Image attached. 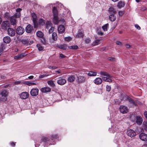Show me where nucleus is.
<instances>
[{"instance_id":"f257e3e1","label":"nucleus","mask_w":147,"mask_h":147,"mask_svg":"<svg viewBox=\"0 0 147 147\" xmlns=\"http://www.w3.org/2000/svg\"><path fill=\"white\" fill-rule=\"evenodd\" d=\"M58 138L57 134L53 135L51 136L50 137H47L46 136H43L41 140V142H43L45 144H54L55 140Z\"/></svg>"},{"instance_id":"f03ea898","label":"nucleus","mask_w":147,"mask_h":147,"mask_svg":"<svg viewBox=\"0 0 147 147\" xmlns=\"http://www.w3.org/2000/svg\"><path fill=\"white\" fill-rule=\"evenodd\" d=\"M100 74L105 76L102 77V79L105 82H112L111 76L108 73L105 71H101Z\"/></svg>"},{"instance_id":"7ed1b4c3","label":"nucleus","mask_w":147,"mask_h":147,"mask_svg":"<svg viewBox=\"0 0 147 147\" xmlns=\"http://www.w3.org/2000/svg\"><path fill=\"white\" fill-rule=\"evenodd\" d=\"M8 94V92L7 90H2L0 92V100L3 102L6 101Z\"/></svg>"},{"instance_id":"20e7f679","label":"nucleus","mask_w":147,"mask_h":147,"mask_svg":"<svg viewBox=\"0 0 147 147\" xmlns=\"http://www.w3.org/2000/svg\"><path fill=\"white\" fill-rule=\"evenodd\" d=\"M10 23L8 21L3 22L1 24L2 28L4 30H7L10 26Z\"/></svg>"},{"instance_id":"39448f33","label":"nucleus","mask_w":147,"mask_h":147,"mask_svg":"<svg viewBox=\"0 0 147 147\" xmlns=\"http://www.w3.org/2000/svg\"><path fill=\"white\" fill-rule=\"evenodd\" d=\"M24 31V29L21 26L18 27L16 30V33L19 35H21L23 34Z\"/></svg>"},{"instance_id":"423d86ee","label":"nucleus","mask_w":147,"mask_h":147,"mask_svg":"<svg viewBox=\"0 0 147 147\" xmlns=\"http://www.w3.org/2000/svg\"><path fill=\"white\" fill-rule=\"evenodd\" d=\"M127 134L128 136L131 138L135 136L136 135V132L134 130L131 129L127 130Z\"/></svg>"},{"instance_id":"0eeeda50","label":"nucleus","mask_w":147,"mask_h":147,"mask_svg":"<svg viewBox=\"0 0 147 147\" xmlns=\"http://www.w3.org/2000/svg\"><path fill=\"white\" fill-rule=\"evenodd\" d=\"M39 90L38 88L32 89L30 91V94L32 96H36L38 93Z\"/></svg>"},{"instance_id":"6e6552de","label":"nucleus","mask_w":147,"mask_h":147,"mask_svg":"<svg viewBox=\"0 0 147 147\" xmlns=\"http://www.w3.org/2000/svg\"><path fill=\"white\" fill-rule=\"evenodd\" d=\"M139 138L142 141H147V135L144 133H142L139 135Z\"/></svg>"},{"instance_id":"1a4fd4ad","label":"nucleus","mask_w":147,"mask_h":147,"mask_svg":"<svg viewBox=\"0 0 147 147\" xmlns=\"http://www.w3.org/2000/svg\"><path fill=\"white\" fill-rule=\"evenodd\" d=\"M10 22L11 25L14 26L16 24V16H13L11 17L10 18Z\"/></svg>"},{"instance_id":"9d476101","label":"nucleus","mask_w":147,"mask_h":147,"mask_svg":"<svg viewBox=\"0 0 147 147\" xmlns=\"http://www.w3.org/2000/svg\"><path fill=\"white\" fill-rule=\"evenodd\" d=\"M7 33L9 36H13L15 34V31L13 29L9 28L8 29Z\"/></svg>"},{"instance_id":"9b49d317","label":"nucleus","mask_w":147,"mask_h":147,"mask_svg":"<svg viewBox=\"0 0 147 147\" xmlns=\"http://www.w3.org/2000/svg\"><path fill=\"white\" fill-rule=\"evenodd\" d=\"M86 78L83 76H79L77 78L78 82L80 83H82L85 82Z\"/></svg>"},{"instance_id":"f8f14e48","label":"nucleus","mask_w":147,"mask_h":147,"mask_svg":"<svg viewBox=\"0 0 147 147\" xmlns=\"http://www.w3.org/2000/svg\"><path fill=\"white\" fill-rule=\"evenodd\" d=\"M59 79L57 80V84L60 85H63L66 83V80L62 78H59Z\"/></svg>"},{"instance_id":"ddd939ff","label":"nucleus","mask_w":147,"mask_h":147,"mask_svg":"<svg viewBox=\"0 0 147 147\" xmlns=\"http://www.w3.org/2000/svg\"><path fill=\"white\" fill-rule=\"evenodd\" d=\"M119 109L121 112L123 114L126 113L128 111L127 108L123 105L120 106Z\"/></svg>"},{"instance_id":"4468645a","label":"nucleus","mask_w":147,"mask_h":147,"mask_svg":"<svg viewBox=\"0 0 147 147\" xmlns=\"http://www.w3.org/2000/svg\"><path fill=\"white\" fill-rule=\"evenodd\" d=\"M32 17L33 18V21L34 24V27L37 28L38 26V25L37 24V17L35 13H33L32 15Z\"/></svg>"},{"instance_id":"2eb2a0df","label":"nucleus","mask_w":147,"mask_h":147,"mask_svg":"<svg viewBox=\"0 0 147 147\" xmlns=\"http://www.w3.org/2000/svg\"><path fill=\"white\" fill-rule=\"evenodd\" d=\"M29 96L28 93L27 92H23L20 94V97L22 99H25L28 98Z\"/></svg>"},{"instance_id":"dca6fc26","label":"nucleus","mask_w":147,"mask_h":147,"mask_svg":"<svg viewBox=\"0 0 147 147\" xmlns=\"http://www.w3.org/2000/svg\"><path fill=\"white\" fill-rule=\"evenodd\" d=\"M65 28L64 26L60 25L58 28V32L60 34H62L64 33L65 31Z\"/></svg>"},{"instance_id":"f3484780","label":"nucleus","mask_w":147,"mask_h":147,"mask_svg":"<svg viewBox=\"0 0 147 147\" xmlns=\"http://www.w3.org/2000/svg\"><path fill=\"white\" fill-rule=\"evenodd\" d=\"M45 20L43 19H39L38 20V24L37 23V24L38 25V26L36 28H37L38 27H40L41 26H43L45 25Z\"/></svg>"},{"instance_id":"a211bd4d","label":"nucleus","mask_w":147,"mask_h":147,"mask_svg":"<svg viewBox=\"0 0 147 147\" xmlns=\"http://www.w3.org/2000/svg\"><path fill=\"white\" fill-rule=\"evenodd\" d=\"M102 79L100 78H96L93 81L94 83L97 85L101 84L102 83Z\"/></svg>"},{"instance_id":"6ab92c4d","label":"nucleus","mask_w":147,"mask_h":147,"mask_svg":"<svg viewBox=\"0 0 147 147\" xmlns=\"http://www.w3.org/2000/svg\"><path fill=\"white\" fill-rule=\"evenodd\" d=\"M33 29V27L30 24L28 25L26 28V31L27 33H31Z\"/></svg>"},{"instance_id":"aec40b11","label":"nucleus","mask_w":147,"mask_h":147,"mask_svg":"<svg viewBox=\"0 0 147 147\" xmlns=\"http://www.w3.org/2000/svg\"><path fill=\"white\" fill-rule=\"evenodd\" d=\"M51 88L49 87H45L42 88L41 89L42 92L43 93H47L51 92Z\"/></svg>"},{"instance_id":"412c9836","label":"nucleus","mask_w":147,"mask_h":147,"mask_svg":"<svg viewBox=\"0 0 147 147\" xmlns=\"http://www.w3.org/2000/svg\"><path fill=\"white\" fill-rule=\"evenodd\" d=\"M26 55L25 53H23L18 54L14 57V59L16 60H18L24 57Z\"/></svg>"},{"instance_id":"4be33fe9","label":"nucleus","mask_w":147,"mask_h":147,"mask_svg":"<svg viewBox=\"0 0 147 147\" xmlns=\"http://www.w3.org/2000/svg\"><path fill=\"white\" fill-rule=\"evenodd\" d=\"M143 120L140 116H138L136 117V123L138 125H140L142 123Z\"/></svg>"},{"instance_id":"5701e85b","label":"nucleus","mask_w":147,"mask_h":147,"mask_svg":"<svg viewBox=\"0 0 147 147\" xmlns=\"http://www.w3.org/2000/svg\"><path fill=\"white\" fill-rule=\"evenodd\" d=\"M59 22L58 16H53V22L55 24L57 25Z\"/></svg>"},{"instance_id":"b1692460","label":"nucleus","mask_w":147,"mask_h":147,"mask_svg":"<svg viewBox=\"0 0 147 147\" xmlns=\"http://www.w3.org/2000/svg\"><path fill=\"white\" fill-rule=\"evenodd\" d=\"M76 77L74 75H71L69 77L67 80L69 82H72L75 81Z\"/></svg>"},{"instance_id":"393cba45","label":"nucleus","mask_w":147,"mask_h":147,"mask_svg":"<svg viewBox=\"0 0 147 147\" xmlns=\"http://www.w3.org/2000/svg\"><path fill=\"white\" fill-rule=\"evenodd\" d=\"M108 11L110 14H115L116 13V10L112 7L109 8Z\"/></svg>"},{"instance_id":"a878e982","label":"nucleus","mask_w":147,"mask_h":147,"mask_svg":"<svg viewBox=\"0 0 147 147\" xmlns=\"http://www.w3.org/2000/svg\"><path fill=\"white\" fill-rule=\"evenodd\" d=\"M125 5V3L124 2L120 1L118 3L117 6L118 8L120 9L124 7Z\"/></svg>"},{"instance_id":"bb28decb","label":"nucleus","mask_w":147,"mask_h":147,"mask_svg":"<svg viewBox=\"0 0 147 147\" xmlns=\"http://www.w3.org/2000/svg\"><path fill=\"white\" fill-rule=\"evenodd\" d=\"M3 41L5 43H8L10 42L11 40L9 37L6 36L3 38Z\"/></svg>"},{"instance_id":"cd10ccee","label":"nucleus","mask_w":147,"mask_h":147,"mask_svg":"<svg viewBox=\"0 0 147 147\" xmlns=\"http://www.w3.org/2000/svg\"><path fill=\"white\" fill-rule=\"evenodd\" d=\"M109 19L111 22L115 21L116 18V17L114 14H111L109 16Z\"/></svg>"},{"instance_id":"c85d7f7f","label":"nucleus","mask_w":147,"mask_h":147,"mask_svg":"<svg viewBox=\"0 0 147 147\" xmlns=\"http://www.w3.org/2000/svg\"><path fill=\"white\" fill-rule=\"evenodd\" d=\"M58 47L59 48L65 50L66 49L67 45L66 44H63L62 45H59Z\"/></svg>"},{"instance_id":"c756f323","label":"nucleus","mask_w":147,"mask_h":147,"mask_svg":"<svg viewBox=\"0 0 147 147\" xmlns=\"http://www.w3.org/2000/svg\"><path fill=\"white\" fill-rule=\"evenodd\" d=\"M52 12L53 16H58V11L55 7H53Z\"/></svg>"},{"instance_id":"7c9ffc66","label":"nucleus","mask_w":147,"mask_h":147,"mask_svg":"<svg viewBox=\"0 0 147 147\" xmlns=\"http://www.w3.org/2000/svg\"><path fill=\"white\" fill-rule=\"evenodd\" d=\"M84 36V34L82 32L78 31V33L76 35V37L77 38H79L80 37L83 38Z\"/></svg>"},{"instance_id":"2f4dec72","label":"nucleus","mask_w":147,"mask_h":147,"mask_svg":"<svg viewBox=\"0 0 147 147\" xmlns=\"http://www.w3.org/2000/svg\"><path fill=\"white\" fill-rule=\"evenodd\" d=\"M142 129L145 130L147 132V122L144 121L142 124Z\"/></svg>"},{"instance_id":"473e14b6","label":"nucleus","mask_w":147,"mask_h":147,"mask_svg":"<svg viewBox=\"0 0 147 147\" xmlns=\"http://www.w3.org/2000/svg\"><path fill=\"white\" fill-rule=\"evenodd\" d=\"M120 134V133H119ZM125 138L124 135L120 133V136H119V140L122 142H123L125 141Z\"/></svg>"},{"instance_id":"72a5a7b5","label":"nucleus","mask_w":147,"mask_h":147,"mask_svg":"<svg viewBox=\"0 0 147 147\" xmlns=\"http://www.w3.org/2000/svg\"><path fill=\"white\" fill-rule=\"evenodd\" d=\"M36 35L39 38H42L44 36L43 33L41 31H38L36 33Z\"/></svg>"},{"instance_id":"f704fd0d","label":"nucleus","mask_w":147,"mask_h":147,"mask_svg":"<svg viewBox=\"0 0 147 147\" xmlns=\"http://www.w3.org/2000/svg\"><path fill=\"white\" fill-rule=\"evenodd\" d=\"M36 47L38 50L39 51H44V47L42 46L40 44H37L36 45Z\"/></svg>"},{"instance_id":"c9c22d12","label":"nucleus","mask_w":147,"mask_h":147,"mask_svg":"<svg viewBox=\"0 0 147 147\" xmlns=\"http://www.w3.org/2000/svg\"><path fill=\"white\" fill-rule=\"evenodd\" d=\"M109 26V24L108 23L107 24L102 27V28L104 31H106L107 30V28Z\"/></svg>"},{"instance_id":"e433bc0d","label":"nucleus","mask_w":147,"mask_h":147,"mask_svg":"<svg viewBox=\"0 0 147 147\" xmlns=\"http://www.w3.org/2000/svg\"><path fill=\"white\" fill-rule=\"evenodd\" d=\"M101 40H97L93 42L92 45L94 46L97 45L101 43Z\"/></svg>"},{"instance_id":"4c0bfd02","label":"nucleus","mask_w":147,"mask_h":147,"mask_svg":"<svg viewBox=\"0 0 147 147\" xmlns=\"http://www.w3.org/2000/svg\"><path fill=\"white\" fill-rule=\"evenodd\" d=\"M52 38L54 40H56L57 38V36L56 32H53L52 34Z\"/></svg>"},{"instance_id":"58836bf2","label":"nucleus","mask_w":147,"mask_h":147,"mask_svg":"<svg viewBox=\"0 0 147 147\" xmlns=\"http://www.w3.org/2000/svg\"><path fill=\"white\" fill-rule=\"evenodd\" d=\"M87 74L90 76H96L97 73L96 72L90 71Z\"/></svg>"},{"instance_id":"ea45409f","label":"nucleus","mask_w":147,"mask_h":147,"mask_svg":"<svg viewBox=\"0 0 147 147\" xmlns=\"http://www.w3.org/2000/svg\"><path fill=\"white\" fill-rule=\"evenodd\" d=\"M128 100L129 102L133 105H136V104L131 98H129L128 99Z\"/></svg>"},{"instance_id":"a19ab883","label":"nucleus","mask_w":147,"mask_h":147,"mask_svg":"<svg viewBox=\"0 0 147 147\" xmlns=\"http://www.w3.org/2000/svg\"><path fill=\"white\" fill-rule=\"evenodd\" d=\"M52 24L50 22H47L46 23V28L48 29H49V28L51 26Z\"/></svg>"},{"instance_id":"79ce46f5","label":"nucleus","mask_w":147,"mask_h":147,"mask_svg":"<svg viewBox=\"0 0 147 147\" xmlns=\"http://www.w3.org/2000/svg\"><path fill=\"white\" fill-rule=\"evenodd\" d=\"M68 48L72 49H78V47L76 45L71 46H69L68 47Z\"/></svg>"},{"instance_id":"37998d69","label":"nucleus","mask_w":147,"mask_h":147,"mask_svg":"<svg viewBox=\"0 0 147 147\" xmlns=\"http://www.w3.org/2000/svg\"><path fill=\"white\" fill-rule=\"evenodd\" d=\"M25 84L28 86H32L36 85V84L35 83L30 82L29 81H26L25 82Z\"/></svg>"},{"instance_id":"c03bdc74","label":"nucleus","mask_w":147,"mask_h":147,"mask_svg":"<svg viewBox=\"0 0 147 147\" xmlns=\"http://www.w3.org/2000/svg\"><path fill=\"white\" fill-rule=\"evenodd\" d=\"M48 84L51 86H53L54 85L53 82L52 80H50L47 81Z\"/></svg>"},{"instance_id":"a18cd8bd","label":"nucleus","mask_w":147,"mask_h":147,"mask_svg":"<svg viewBox=\"0 0 147 147\" xmlns=\"http://www.w3.org/2000/svg\"><path fill=\"white\" fill-rule=\"evenodd\" d=\"M5 49V46L3 45H2L1 48H0V56L3 53V50Z\"/></svg>"},{"instance_id":"49530a36","label":"nucleus","mask_w":147,"mask_h":147,"mask_svg":"<svg viewBox=\"0 0 147 147\" xmlns=\"http://www.w3.org/2000/svg\"><path fill=\"white\" fill-rule=\"evenodd\" d=\"M71 39L72 38L70 36L66 37L64 38L65 40L67 42L70 41L71 40Z\"/></svg>"},{"instance_id":"de8ad7c7","label":"nucleus","mask_w":147,"mask_h":147,"mask_svg":"<svg viewBox=\"0 0 147 147\" xmlns=\"http://www.w3.org/2000/svg\"><path fill=\"white\" fill-rule=\"evenodd\" d=\"M47 67L49 69H55L57 68V67L56 66H51L50 65H48Z\"/></svg>"},{"instance_id":"09e8293b","label":"nucleus","mask_w":147,"mask_h":147,"mask_svg":"<svg viewBox=\"0 0 147 147\" xmlns=\"http://www.w3.org/2000/svg\"><path fill=\"white\" fill-rule=\"evenodd\" d=\"M107 59L109 61H115V59L113 57H109Z\"/></svg>"},{"instance_id":"8fccbe9b","label":"nucleus","mask_w":147,"mask_h":147,"mask_svg":"<svg viewBox=\"0 0 147 147\" xmlns=\"http://www.w3.org/2000/svg\"><path fill=\"white\" fill-rule=\"evenodd\" d=\"M97 33L98 35L102 36L103 35L104 33L103 32H102L101 31L99 30H98L97 31Z\"/></svg>"},{"instance_id":"3c124183","label":"nucleus","mask_w":147,"mask_h":147,"mask_svg":"<svg viewBox=\"0 0 147 147\" xmlns=\"http://www.w3.org/2000/svg\"><path fill=\"white\" fill-rule=\"evenodd\" d=\"M35 146L36 147H38L39 146L40 144L41 143V142H38V141H37V140L36 141V142H35Z\"/></svg>"},{"instance_id":"603ef678","label":"nucleus","mask_w":147,"mask_h":147,"mask_svg":"<svg viewBox=\"0 0 147 147\" xmlns=\"http://www.w3.org/2000/svg\"><path fill=\"white\" fill-rule=\"evenodd\" d=\"M54 30V27H51V28L49 30V33L51 34L52 33Z\"/></svg>"},{"instance_id":"864d4df0","label":"nucleus","mask_w":147,"mask_h":147,"mask_svg":"<svg viewBox=\"0 0 147 147\" xmlns=\"http://www.w3.org/2000/svg\"><path fill=\"white\" fill-rule=\"evenodd\" d=\"M111 89V86H110L107 85L106 86V90L108 92H109Z\"/></svg>"},{"instance_id":"5fc2aeb1","label":"nucleus","mask_w":147,"mask_h":147,"mask_svg":"<svg viewBox=\"0 0 147 147\" xmlns=\"http://www.w3.org/2000/svg\"><path fill=\"white\" fill-rule=\"evenodd\" d=\"M124 12L123 11H120L118 12V13L120 16H122L124 14Z\"/></svg>"},{"instance_id":"6e6d98bb","label":"nucleus","mask_w":147,"mask_h":147,"mask_svg":"<svg viewBox=\"0 0 147 147\" xmlns=\"http://www.w3.org/2000/svg\"><path fill=\"white\" fill-rule=\"evenodd\" d=\"M85 42L87 44L90 43L91 42V40L89 38H86L85 39Z\"/></svg>"},{"instance_id":"4d7b16f0","label":"nucleus","mask_w":147,"mask_h":147,"mask_svg":"<svg viewBox=\"0 0 147 147\" xmlns=\"http://www.w3.org/2000/svg\"><path fill=\"white\" fill-rule=\"evenodd\" d=\"M22 84V82L21 81H17L14 82V85H18L20 84Z\"/></svg>"},{"instance_id":"13d9d810","label":"nucleus","mask_w":147,"mask_h":147,"mask_svg":"<svg viewBox=\"0 0 147 147\" xmlns=\"http://www.w3.org/2000/svg\"><path fill=\"white\" fill-rule=\"evenodd\" d=\"M47 76V75H45V74H43L40 75V76H39V77L40 78H43L45 77H46Z\"/></svg>"},{"instance_id":"bf43d9fd","label":"nucleus","mask_w":147,"mask_h":147,"mask_svg":"<svg viewBox=\"0 0 147 147\" xmlns=\"http://www.w3.org/2000/svg\"><path fill=\"white\" fill-rule=\"evenodd\" d=\"M135 26L138 30H140L141 29L140 27L138 24H135Z\"/></svg>"},{"instance_id":"052dcab7","label":"nucleus","mask_w":147,"mask_h":147,"mask_svg":"<svg viewBox=\"0 0 147 147\" xmlns=\"http://www.w3.org/2000/svg\"><path fill=\"white\" fill-rule=\"evenodd\" d=\"M59 22H61L62 23L64 24L65 23V21L64 19H61L59 20Z\"/></svg>"},{"instance_id":"680f3d73","label":"nucleus","mask_w":147,"mask_h":147,"mask_svg":"<svg viewBox=\"0 0 147 147\" xmlns=\"http://www.w3.org/2000/svg\"><path fill=\"white\" fill-rule=\"evenodd\" d=\"M5 16L7 18H8V17H10V15H9V13H6L5 14Z\"/></svg>"},{"instance_id":"e2e57ef3","label":"nucleus","mask_w":147,"mask_h":147,"mask_svg":"<svg viewBox=\"0 0 147 147\" xmlns=\"http://www.w3.org/2000/svg\"><path fill=\"white\" fill-rule=\"evenodd\" d=\"M116 43L117 45H122V43L119 41H117L116 42Z\"/></svg>"},{"instance_id":"0e129e2a","label":"nucleus","mask_w":147,"mask_h":147,"mask_svg":"<svg viewBox=\"0 0 147 147\" xmlns=\"http://www.w3.org/2000/svg\"><path fill=\"white\" fill-rule=\"evenodd\" d=\"M22 42L23 44H26L27 43V41L25 40H22Z\"/></svg>"},{"instance_id":"69168bd1","label":"nucleus","mask_w":147,"mask_h":147,"mask_svg":"<svg viewBox=\"0 0 147 147\" xmlns=\"http://www.w3.org/2000/svg\"><path fill=\"white\" fill-rule=\"evenodd\" d=\"M59 57H60L62 58H64L65 57V56L62 54H60Z\"/></svg>"},{"instance_id":"338daca9","label":"nucleus","mask_w":147,"mask_h":147,"mask_svg":"<svg viewBox=\"0 0 147 147\" xmlns=\"http://www.w3.org/2000/svg\"><path fill=\"white\" fill-rule=\"evenodd\" d=\"M144 115L147 120V111H145L144 112Z\"/></svg>"},{"instance_id":"774afa93","label":"nucleus","mask_w":147,"mask_h":147,"mask_svg":"<svg viewBox=\"0 0 147 147\" xmlns=\"http://www.w3.org/2000/svg\"><path fill=\"white\" fill-rule=\"evenodd\" d=\"M55 72H57L58 74H60L62 72V70L60 69L55 71Z\"/></svg>"}]
</instances>
